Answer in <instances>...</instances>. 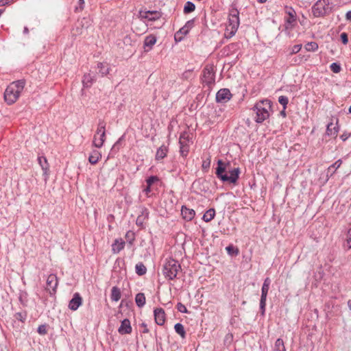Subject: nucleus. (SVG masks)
<instances>
[{
    "instance_id": "nucleus-1",
    "label": "nucleus",
    "mask_w": 351,
    "mask_h": 351,
    "mask_svg": "<svg viewBox=\"0 0 351 351\" xmlns=\"http://www.w3.org/2000/svg\"><path fill=\"white\" fill-rule=\"evenodd\" d=\"M230 162H224L221 160H218L217 167L216 168L215 174L223 182H228L230 184H236L239 178L241 173L239 167L230 169L228 167Z\"/></svg>"
},
{
    "instance_id": "nucleus-2",
    "label": "nucleus",
    "mask_w": 351,
    "mask_h": 351,
    "mask_svg": "<svg viewBox=\"0 0 351 351\" xmlns=\"http://www.w3.org/2000/svg\"><path fill=\"white\" fill-rule=\"evenodd\" d=\"M24 86V80L13 82L8 86L4 93L5 101L9 105L14 104L19 98Z\"/></svg>"
},
{
    "instance_id": "nucleus-3",
    "label": "nucleus",
    "mask_w": 351,
    "mask_h": 351,
    "mask_svg": "<svg viewBox=\"0 0 351 351\" xmlns=\"http://www.w3.org/2000/svg\"><path fill=\"white\" fill-rule=\"evenodd\" d=\"M181 269V266L178 261L173 258H169L165 260L162 268V274L166 278L172 280L176 278L178 271Z\"/></svg>"
},
{
    "instance_id": "nucleus-4",
    "label": "nucleus",
    "mask_w": 351,
    "mask_h": 351,
    "mask_svg": "<svg viewBox=\"0 0 351 351\" xmlns=\"http://www.w3.org/2000/svg\"><path fill=\"white\" fill-rule=\"evenodd\" d=\"M270 108V101L268 99L261 101L254 106V110L256 111V117L255 118L256 123H263L269 117L268 110Z\"/></svg>"
},
{
    "instance_id": "nucleus-5",
    "label": "nucleus",
    "mask_w": 351,
    "mask_h": 351,
    "mask_svg": "<svg viewBox=\"0 0 351 351\" xmlns=\"http://www.w3.org/2000/svg\"><path fill=\"white\" fill-rule=\"evenodd\" d=\"M239 12L235 8H232L230 10L228 25L226 27V32H228V37H232L237 32L239 26Z\"/></svg>"
},
{
    "instance_id": "nucleus-6",
    "label": "nucleus",
    "mask_w": 351,
    "mask_h": 351,
    "mask_svg": "<svg viewBox=\"0 0 351 351\" xmlns=\"http://www.w3.org/2000/svg\"><path fill=\"white\" fill-rule=\"evenodd\" d=\"M285 12L287 16L285 19L286 29H292L297 24V14L295 10L289 6L285 7Z\"/></svg>"
},
{
    "instance_id": "nucleus-7",
    "label": "nucleus",
    "mask_w": 351,
    "mask_h": 351,
    "mask_svg": "<svg viewBox=\"0 0 351 351\" xmlns=\"http://www.w3.org/2000/svg\"><path fill=\"white\" fill-rule=\"evenodd\" d=\"M215 72L214 71L213 66L206 65L202 71V80L203 84L207 85L208 87H210L213 84H215Z\"/></svg>"
},
{
    "instance_id": "nucleus-8",
    "label": "nucleus",
    "mask_w": 351,
    "mask_h": 351,
    "mask_svg": "<svg viewBox=\"0 0 351 351\" xmlns=\"http://www.w3.org/2000/svg\"><path fill=\"white\" fill-rule=\"evenodd\" d=\"M271 280L269 278H266L263 282L261 289V296L260 300V310L262 315H265L267 296L269 291Z\"/></svg>"
},
{
    "instance_id": "nucleus-9",
    "label": "nucleus",
    "mask_w": 351,
    "mask_h": 351,
    "mask_svg": "<svg viewBox=\"0 0 351 351\" xmlns=\"http://www.w3.org/2000/svg\"><path fill=\"white\" fill-rule=\"evenodd\" d=\"M328 5V0H318L312 7V12L315 17L323 16L326 14V7Z\"/></svg>"
},
{
    "instance_id": "nucleus-10",
    "label": "nucleus",
    "mask_w": 351,
    "mask_h": 351,
    "mask_svg": "<svg viewBox=\"0 0 351 351\" xmlns=\"http://www.w3.org/2000/svg\"><path fill=\"white\" fill-rule=\"evenodd\" d=\"M58 285V277L56 274H50L47 279L46 289L50 295H54Z\"/></svg>"
},
{
    "instance_id": "nucleus-11",
    "label": "nucleus",
    "mask_w": 351,
    "mask_h": 351,
    "mask_svg": "<svg viewBox=\"0 0 351 351\" xmlns=\"http://www.w3.org/2000/svg\"><path fill=\"white\" fill-rule=\"evenodd\" d=\"M188 141V135L186 133L181 134L179 138L180 153L183 157H186L189 151V147L187 144Z\"/></svg>"
},
{
    "instance_id": "nucleus-12",
    "label": "nucleus",
    "mask_w": 351,
    "mask_h": 351,
    "mask_svg": "<svg viewBox=\"0 0 351 351\" xmlns=\"http://www.w3.org/2000/svg\"><path fill=\"white\" fill-rule=\"evenodd\" d=\"M139 14L141 18L146 19L150 21H155L159 19L162 16L161 13L156 10H153V11L141 10L139 12Z\"/></svg>"
},
{
    "instance_id": "nucleus-13",
    "label": "nucleus",
    "mask_w": 351,
    "mask_h": 351,
    "mask_svg": "<svg viewBox=\"0 0 351 351\" xmlns=\"http://www.w3.org/2000/svg\"><path fill=\"white\" fill-rule=\"evenodd\" d=\"M232 94L229 89L221 88L216 94V101L217 102H226L230 99Z\"/></svg>"
},
{
    "instance_id": "nucleus-14",
    "label": "nucleus",
    "mask_w": 351,
    "mask_h": 351,
    "mask_svg": "<svg viewBox=\"0 0 351 351\" xmlns=\"http://www.w3.org/2000/svg\"><path fill=\"white\" fill-rule=\"evenodd\" d=\"M82 304V298L79 293H74L73 298L69 301V308L71 311H76Z\"/></svg>"
},
{
    "instance_id": "nucleus-15",
    "label": "nucleus",
    "mask_w": 351,
    "mask_h": 351,
    "mask_svg": "<svg viewBox=\"0 0 351 351\" xmlns=\"http://www.w3.org/2000/svg\"><path fill=\"white\" fill-rule=\"evenodd\" d=\"M154 314L156 323L159 326H162L165 322V313L164 309L157 308L154 309Z\"/></svg>"
},
{
    "instance_id": "nucleus-16",
    "label": "nucleus",
    "mask_w": 351,
    "mask_h": 351,
    "mask_svg": "<svg viewBox=\"0 0 351 351\" xmlns=\"http://www.w3.org/2000/svg\"><path fill=\"white\" fill-rule=\"evenodd\" d=\"M118 331L121 335L130 334L132 332V326L130 321L128 319H124L119 326Z\"/></svg>"
},
{
    "instance_id": "nucleus-17",
    "label": "nucleus",
    "mask_w": 351,
    "mask_h": 351,
    "mask_svg": "<svg viewBox=\"0 0 351 351\" xmlns=\"http://www.w3.org/2000/svg\"><path fill=\"white\" fill-rule=\"evenodd\" d=\"M181 214L184 219L189 221L194 218L195 212L193 209H191L185 206H182L181 209Z\"/></svg>"
},
{
    "instance_id": "nucleus-18",
    "label": "nucleus",
    "mask_w": 351,
    "mask_h": 351,
    "mask_svg": "<svg viewBox=\"0 0 351 351\" xmlns=\"http://www.w3.org/2000/svg\"><path fill=\"white\" fill-rule=\"evenodd\" d=\"M38 161L43 171V175L45 176L46 180L48 178L49 172V165L48 164L47 160L45 156H38Z\"/></svg>"
},
{
    "instance_id": "nucleus-19",
    "label": "nucleus",
    "mask_w": 351,
    "mask_h": 351,
    "mask_svg": "<svg viewBox=\"0 0 351 351\" xmlns=\"http://www.w3.org/2000/svg\"><path fill=\"white\" fill-rule=\"evenodd\" d=\"M95 81V75H93L91 73L84 74L82 80L83 86L84 88H90Z\"/></svg>"
},
{
    "instance_id": "nucleus-20",
    "label": "nucleus",
    "mask_w": 351,
    "mask_h": 351,
    "mask_svg": "<svg viewBox=\"0 0 351 351\" xmlns=\"http://www.w3.org/2000/svg\"><path fill=\"white\" fill-rule=\"evenodd\" d=\"M156 43V37L154 35L150 34L145 37L144 40L145 50L148 51Z\"/></svg>"
},
{
    "instance_id": "nucleus-21",
    "label": "nucleus",
    "mask_w": 351,
    "mask_h": 351,
    "mask_svg": "<svg viewBox=\"0 0 351 351\" xmlns=\"http://www.w3.org/2000/svg\"><path fill=\"white\" fill-rule=\"evenodd\" d=\"M125 247V241L122 239H117L112 245V251L114 254H118Z\"/></svg>"
},
{
    "instance_id": "nucleus-22",
    "label": "nucleus",
    "mask_w": 351,
    "mask_h": 351,
    "mask_svg": "<svg viewBox=\"0 0 351 351\" xmlns=\"http://www.w3.org/2000/svg\"><path fill=\"white\" fill-rule=\"evenodd\" d=\"M341 164L342 160L339 159L331 165L327 169V176L331 177L335 173V171L341 167Z\"/></svg>"
},
{
    "instance_id": "nucleus-23",
    "label": "nucleus",
    "mask_w": 351,
    "mask_h": 351,
    "mask_svg": "<svg viewBox=\"0 0 351 351\" xmlns=\"http://www.w3.org/2000/svg\"><path fill=\"white\" fill-rule=\"evenodd\" d=\"M148 215L149 213L147 211V209H143L141 215L137 217L136 220V224L138 226L143 227L145 220L148 218Z\"/></svg>"
},
{
    "instance_id": "nucleus-24",
    "label": "nucleus",
    "mask_w": 351,
    "mask_h": 351,
    "mask_svg": "<svg viewBox=\"0 0 351 351\" xmlns=\"http://www.w3.org/2000/svg\"><path fill=\"white\" fill-rule=\"evenodd\" d=\"M168 152V149L166 146L162 145L160 146L156 151V160H160L166 157Z\"/></svg>"
},
{
    "instance_id": "nucleus-25",
    "label": "nucleus",
    "mask_w": 351,
    "mask_h": 351,
    "mask_svg": "<svg viewBox=\"0 0 351 351\" xmlns=\"http://www.w3.org/2000/svg\"><path fill=\"white\" fill-rule=\"evenodd\" d=\"M101 157V154L99 151L93 150L88 157V161L90 164L95 165L97 163Z\"/></svg>"
},
{
    "instance_id": "nucleus-26",
    "label": "nucleus",
    "mask_w": 351,
    "mask_h": 351,
    "mask_svg": "<svg viewBox=\"0 0 351 351\" xmlns=\"http://www.w3.org/2000/svg\"><path fill=\"white\" fill-rule=\"evenodd\" d=\"M97 69L101 77H104L109 73L110 67L106 63L99 62L97 64Z\"/></svg>"
},
{
    "instance_id": "nucleus-27",
    "label": "nucleus",
    "mask_w": 351,
    "mask_h": 351,
    "mask_svg": "<svg viewBox=\"0 0 351 351\" xmlns=\"http://www.w3.org/2000/svg\"><path fill=\"white\" fill-rule=\"evenodd\" d=\"M106 140V132H103L102 134H100V137L98 141L96 138V135L94 136L93 140V145L97 148H100L103 146Z\"/></svg>"
},
{
    "instance_id": "nucleus-28",
    "label": "nucleus",
    "mask_w": 351,
    "mask_h": 351,
    "mask_svg": "<svg viewBox=\"0 0 351 351\" xmlns=\"http://www.w3.org/2000/svg\"><path fill=\"white\" fill-rule=\"evenodd\" d=\"M121 296L120 289L117 287H113L111 289V300L117 302L120 300Z\"/></svg>"
},
{
    "instance_id": "nucleus-29",
    "label": "nucleus",
    "mask_w": 351,
    "mask_h": 351,
    "mask_svg": "<svg viewBox=\"0 0 351 351\" xmlns=\"http://www.w3.org/2000/svg\"><path fill=\"white\" fill-rule=\"evenodd\" d=\"M338 127L334 125V124L330 122L327 125L326 128V134L328 136H337L338 133Z\"/></svg>"
},
{
    "instance_id": "nucleus-30",
    "label": "nucleus",
    "mask_w": 351,
    "mask_h": 351,
    "mask_svg": "<svg viewBox=\"0 0 351 351\" xmlns=\"http://www.w3.org/2000/svg\"><path fill=\"white\" fill-rule=\"evenodd\" d=\"M135 302L139 308L143 307L145 304V296L143 293H138L136 295Z\"/></svg>"
},
{
    "instance_id": "nucleus-31",
    "label": "nucleus",
    "mask_w": 351,
    "mask_h": 351,
    "mask_svg": "<svg viewBox=\"0 0 351 351\" xmlns=\"http://www.w3.org/2000/svg\"><path fill=\"white\" fill-rule=\"evenodd\" d=\"M215 216V210L214 208L208 209L203 215L202 219L206 222L210 221Z\"/></svg>"
},
{
    "instance_id": "nucleus-32",
    "label": "nucleus",
    "mask_w": 351,
    "mask_h": 351,
    "mask_svg": "<svg viewBox=\"0 0 351 351\" xmlns=\"http://www.w3.org/2000/svg\"><path fill=\"white\" fill-rule=\"evenodd\" d=\"M273 351H286L285 343L282 339L278 338L276 339Z\"/></svg>"
},
{
    "instance_id": "nucleus-33",
    "label": "nucleus",
    "mask_w": 351,
    "mask_h": 351,
    "mask_svg": "<svg viewBox=\"0 0 351 351\" xmlns=\"http://www.w3.org/2000/svg\"><path fill=\"white\" fill-rule=\"evenodd\" d=\"M175 331L181 336L182 338H185L186 337V331L184 330V326L180 323H177L174 326Z\"/></svg>"
},
{
    "instance_id": "nucleus-34",
    "label": "nucleus",
    "mask_w": 351,
    "mask_h": 351,
    "mask_svg": "<svg viewBox=\"0 0 351 351\" xmlns=\"http://www.w3.org/2000/svg\"><path fill=\"white\" fill-rule=\"evenodd\" d=\"M136 273L139 276H143L146 274L147 268L142 263H138L135 266Z\"/></svg>"
},
{
    "instance_id": "nucleus-35",
    "label": "nucleus",
    "mask_w": 351,
    "mask_h": 351,
    "mask_svg": "<svg viewBox=\"0 0 351 351\" xmlns=\"http://www.w3.org/2000/svg\"><path fill=\"white\" fill-rule=\"evenodd\" d=\"M226 250L227 251V253L232 256H236L239 254V249L237 247H234L233 245H229L226 247Z\"/></svg>"
},
{
    "instance_id": "nucleus-36",
    "label": "nucleus",
    "mask_w": 351,
    "mask_h": 351,
    "mask_svg": "<svg viewBox=\"0 0 351 351\" xmlns=\"http://www.w3.org/2000/svg\"><path fill=\"white\" fill-rule=\"evenodd\" d=\"M195 9V4L191 1H187L184 7L183 12L184 14H189L193 12Z\"/></svg>"
},
{
    "instance_id": "nucleus-37",
    "label": "nucleus",
    "mask_w": 351,
    "mask_h": 351,
    "mask_svg": "<svg viewBox=\"0 0 351 351\" xmlns=\"http://www.w3.org/2000/svg\"><path fill=\"white\" fill-rule=\"evenodd\" d=\"M307 51H315L318 49V44L316 42H308L304 45Z\"/></svg>"
},
{
    "instance_id": "nucleus-38",
    "label": "nucleus",
    "mask_w": 351,
    "mask_h": 351,
    "mask_svg": "<svg viewBox=\"0 0 351 351\" xmlns=\"http://www.w3.org/2000/svg\"><path fill=\"white\" fill-rule=\"evenodd\" d=\"M106 122L104 119H99L97 125L96 131L97 134H102L103 132H106Z\"/></svg>"
},
{
    "instance_id": "nucleus-39",
    "label": "nucleus",
    "mask_w": 351,
    "mask_h": 351,
    "mask_svg": "<svg viewBox=\"0 0 351 351\" xmlns=\"http://www.w3.org/2000/svg\"><path fill=\"white\" fill-rule=\"evenodd\" d=\"M125 239L130 245H132L134 241L135 240L134 232L132 230L128 231L125 234Z\"/></svg>"
},
{
    "instance_id": "nucleus-40",
    "label": "nucleus",
    "mask_w": 351,
    "mask_h": 351,
    "mask_svg": "<svg viewBox=\"0 0 351 351\" xmlns=\"http://www.w3.org/2000/svg\"><path fill=\"white\" fill-rule=\"evenodd\" d=\"M344 247H347L348 250L351 249V228L347 232Z\"/></svg>"
},
{
    "instance_id": "nucleus-41",
    "label": "nucleus",
    "mask_w": 351,
    "mask_h": 351,
    "mask_svg": "<svg viewBox=\"0 0 351 351\" xmlns=\"http://www.w3.org/2000/svg\"><path fill=\"white\" fill-rule=\"evenodd\" d=\"M330 70L335 73H339L341 70V67L339 63L337 62H333L330 65Z\"/></svg>"
},
{
    "instance_id": "nucleus-42",
    "label": "nucleus",
    "mask_w": 351,
    "mask_h": 351,
    "mask_svg": "<svg viewBox=\"0 0 351 351\" xmlns=\"http://www.w3.org/2000/svg\"><path fill=\"white\" fill-rule=\"evenodd\" d=\"M14 317L17 320L24 322L27 318V313L25 311L16 313L14 315Z\"/></svg>"
},
{
    "instance_id": "nucleus-43",
    "label": "nucleus",
    "mask_w": 351,
    "mask_h": 351,
    "mask_svg": "<svg viewBox=\"0 0 351 351\" xmlns=\"http://www.w3.org/2000/svg\"><path fill=\"white\" fill-rule=\"evenodd\" d=\"M278 102L281 105H282V106L284 107V109H286L287 108V106L288 102H289V99L286 96L281 95V96H280L278 97Z\"/></svg>"
},
{
    "instance_id": "nucleus-44",
    "label": "nucleus",
    "mask_w": 351,
    "mask_h": 351,
    "mask_svg": "<svg viewBox=\"0 0 351 351\" xmlns=\"http://www.w3.org/2000/svg\"><path fill=\"white\" fill-rule=\"evenodd\" d=\"M47 324H41L38 327L37 332L41 335H45L47 333Z\"/></svg>"
},
{
    "instance_id": "nucleus-45",
    "label": "nucleus",
    "mask_w": 351,
    "mask_h": 351,
    "mask_svg": "<svg viewBox=\"0 0 351 351\" xmlns=\"http://www.w3.org/2000/svg\"><path fill=\"white\" fill-rule=\"evenodd\" d=\"M158 181L159 178L156 176H152L146 180L147 184L149 186H152L154 183Z\"/></svg>"
},
{
    "instance_id": "nucleus-46",
    "label": "nucleus",
    "mask_w": 351,
    "mask_h": 351,
    "mask_svg": "<svg viewBox=\"0 0 351 351\" xmlns=\"http://www.w3.org/2000/svg\"><path fill=\"white\" fill-rule=\"evenodd\" d=\"M302 47V45L301 44L294 45L291 49L290 52H289V55L292 56L293 54H295V53H298L301 50Z\"/></svg>"
},
{
    "instance_id": "nucleus-47",
    "label": "nucleus",
    "mask_w": 351,
    "mask_h": 351,
    "mask_svg": "<svg viewBox=\"0 0 351 351\" xmlns=\"http://www.w3.org/2000/svg\"><path fill=\"white\" fill-rule=\"evenodd\" d=\"M185 36H184L182 34L180 33V32L178 30L176 32L174 35V39L176 43L181 42Z\"/></svg>"
},
{
    "instance_id": "nucleus-48",
    "label": "nucleus",
    "mask_w": 351,
    "mask_h": 351,
    "mask_svg": "<svg viewBox=\"0 0 351 351\" xmlns=\"http://www.w3.org/2000/svg\"><path fill=\"white\" fill-rule=\"evenodd\" d=\"M177 309L180 313H188V310H187L186 307L183 304H182L181 302H178V304H177Z\"/></svg>"
},
{
    "instance_id": "nucleus-49",
    "label": "nucleus",
    "mask_w": 351,
    "mask_h": 351,
    "mask_svg": "<svg viewBox=\"0 0 351 351\" xmlns=\"http://www.w3.org/2000/svg\"><path fill=\"white\" fill-rule=\"evenodd\" d=\"M194 23H195V19H193L188 21L185 23L184 26L186 27V28H188L189 30H191L193 27Z\"/></svg>"
},
{
    "instance_id": "nucleus-50",
    "label": "nucleus",
    "mask_w": 351,
    "mask_h": 351,
    "mask_svg": "<svg viewBox=\"0 0 351 351\" xmlns=\"http://www.w3.org/2000/svg\"><path fill=\"white\" fill-rule=\"evenodd\" d=\"M340 37H341V42L344 45H346L348 43V34L346 33H345V32L342 33L341 34Z\"/></svg>"
},
{
    "instance_id": "nucleus-51",
    "label": "nucleus",
    "mask_w": 351,
    "mask_h": 351,
    "mask_svg": "<svg viewBox=\"0 0 351 351\" xmlns=\"http://www.w3.org/2000/svg\"><path fill=\"white\" fill-rule=\"evenodd\" d=\"M202 167L203 170L207 171L208 169V168L210 167V160H208V161H206V160L203 161Z\"/></svg>"
},
{
    "instance_id": "nucleus-52",
    "label": "nucleus",
    "mask_w": 351,
    "mask_h": 351,
    "mask_svg": "<svg viewBox=\"0 0 351 351\" xmlns=\"http://www.w3.org/2000/svg\"><path fill=\"white\" fill-rule=\"evenodd\" d=\"M179 31L181 34H182L184 36H186L190 30H189L188 28H186V27L184 25L182 27H181Z\"/></svg>"
},
{
    "instance_id": "nucleus-53",
    "label": "nucleus",
    "mask_w": 351,
    "mask_h": 351,
    "mask_svg": "<svg viewBox=\"0 0 351 351\" xmlns=\"http://www.w3.org/2000/svg\"><path fill=\"white\" fill-rule=\"evenodd\" d=\"M350 136V134H346V133H343V134H341L340 136V138L343 141H346Z\"/></svg>"
},
{
    "instance_id": "nucleus-54",
    "label": "nucleus",
    "mask_w": 351,
    "mask_h": 351,
    "mask_svg": "<svg viewBox=\"0 0 351 351\" xmlns=\"http://www.w3.org/2000/svg\"><path fill=\"white\" fill-rule=\"evenodd\" d=\"M141 327L143 328V333H148L149 332V329L147 328V326L146 324L145 323H142L141 324Z\"/></svg>"
},
{
    "instance_id": "nucleus-55",
    "label": "nucleus",
    "mask_w": 351,
    "mask_h": 351,
    "mask_svg": "<svg viewBox=\"0 0 351 351\" xmlns=\"http://www.w3.org/2000/svg\"><path fill=\"white\" fill-rule=\"evenodd\" d=\"M151 186L147 184L146 188L144 189V192L146 193V195H149V193L151 192Z\"/></svg>"
},
{
    "instance_id": "nucleus-56",
    "label": "nucleus",
    "mask_w": 351,
    "mask_h": 351,
    "mask_svg": "<svg viewBox=\"0 0 351 351\" xmlns=\"http://www.w3.org/2000/svg\"><path fill=\"white\" fill-rule=\"evenodd\" d=\"M84 0H79V8L82 10L84 8Z\"/></svg>"
},
{
    "instance_id": "nucleus-57",
    "label": "nucleus",
    "mask_w": 351,
    "mask_h": 351,
    "mask_svg": "<svg viewBox=\"0 0 351 351\" xmlns=\"http://www.w3.org/2000/svg\"><path fill=\"white\" fill-rule=\"evenodd\" d=\"M191 74V71H185L184 73H183V77L184 78H186L187 79L188 77H189V75Z\"/></svg>"
},
{
    "instance_id": "nucleus-58",
    "label": "nucleus",
    "mask_w": 351,
    "mask_h": 351,
    "mask_svg": "<svg viewBox=\"0 0 351 351\" xmlns=\"http://www.w3.org/2000/svg\"><path fill=\"white\" fill-rule=\"evenodd\" d=\"M346 19L347 21H351V10L348 11L346 14Z\"/></svg>"
},
{
    "instance_id": "nucleus-59",
    "label": "nucleus",
    "mask_w": 351,
    "mask_h": 351,
    "mask_svg": "<svg viewBox=\"0 0 351 351\" xmlns=\"http://www.w3.org/2000/svg\"><path fill=\"white\" fill-rule=\"evenodd\" d=\"M123 136H122L116 143L114 145V147H115L116 146H117L119 143L121 142V141L123 139Z\"/></svg>"
},
{
    "instance_id": "nucleus-60",
    "label": "nucleus",
    "mask_w": 351,
    "mask_h": 351,
    "mask_svg": "<svg viewBox=\"0 0 351 351\" xmlns=\"http://www.w3.org/2000/svg\"><path fill=\"white\" fill-rule=\"evenodd\" d=\"M285 110H286V109H284V108H283V110L280 112V114H281L282 117H286Z\"/></svg>"
},
{
    "instance_id": "nucleus-61",
    "label": "nucleus",
    "mask_w": 351,
    "mask_h": 351,
    "mask_svg": "<svg viewBox=\"0 0 351 351\" xmlns=\"http://www.w3.org/2000/svg\"><path fill=\"white\" fill-rule=\"evenodd\" d=\"M23 33L26 34L29 33V29H28V28L27 27H24Z\"/></svg>"
},
{
    "instance_id": "nucleus-62",
    "label": "nucleus",
    "mask_w": 351,
    "mask_h": 351,
    "mask_svg": "<svg viewBox=\"0 0 351 351\" xmlns=\"http://www.w3.org/2000/svg\"><path fill=\"white\" fill-rule=\"evenodd\" d=\"M348 306L350 311H351V300H349L348 301Z\"/></svg>"
},
{
    "instance_id": "nucleus-63",
    "label": "nucleus",
    "mask_w": 351,
    "mask_h": 351,
    "mask_svg": "<svg viewBox=\"0 0 351 351\" xmlns=\"http://www.w3.org/2000/svg\"><path fill=\"white\" fill-rule=\"evenodd\" d=\"M257 1L260 3H265L267 1V0H257Z\"/></svg>"
},
{
    "instance_id": "nucleus-64",
    "label": "nucleus",
    "mask_w": 351,
    "mask_h": 351,
    "mask_svg": "<svg viewBox=\"0 0 351 351\" xmlns=\"http://www.w3.org/2000/svg\"><path fill=\"white\" fill-rule=\"evenodd\" d=\"M348 112H349V113H350V114H351V106H350V108H349V109H348Z\"/></svg>"
}]
</instances>
